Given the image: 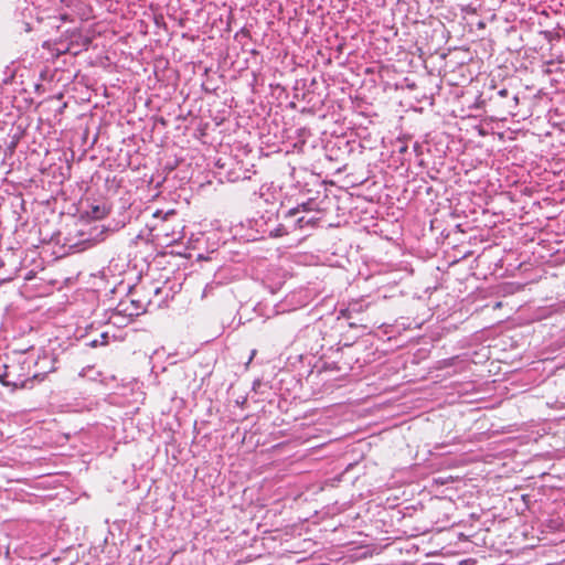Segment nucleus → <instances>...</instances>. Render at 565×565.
Instances as JSON below:
<instances>
[{
	"mask_svg": "<svg viewBox=\"0 0 565 565\" xmlns=\"http://www.w3.org/2000/svg\"><path fill=\"white\" fill-rule=\"evenodd\" d=\"M301 207L305 210V205H301ZM299 212H300V206H297V207L290 209V210L287 212L286 217H292V216L297 215Z\"/></svg>",
	"mask_w": 565,
	"mask_h": 565,
	"instance_id": "obj_5",
	"label": "nucleus"
},
{
	"mask_svg": "<svg viewBox=\"0 0 565 565\" xmlns=\"http://www.w3.org/2000/svg\"><path fill=\"white\" fill-rule=\"evenodd\" d=\"M109 213V209L103 205H93L88 214L95 220H102Z\"/></svg>",
	"mask_w": 565,
	"mask_h": 565,
	"instance_id": "obj_2",
	"label": "nucleus"
},
{
	"mask_svg": "<svg viewBox=\"0 0 565 565\" xmlns=\"http://www.w3.org/2000/svg\"><path fill=\"white\" fill-rule=\"evenodd\" d=\"M498 95L500 97H507L508 96V89L507 88H502L498 92Z\"/></svg>",
	"mask_w": 565,
	"mask_h": 565,
	"instance_id": "obj_6",
	"label": "nucleus"
},
{
	"mask_svg": "<svg viewBox=\"0 0 565 565\" xmlns=\"http://www.w3.org/2000/svg\"><path fill=\"white\" fill-rule=\"evenodd\" d=\"M406 149H407V147H406V146H404V147H402V148L399 149V152H402V153H403V152H405V151H406Z\"/></svg>",
	"mask_w": 565,
	"mask_h": 565,
	"instance_id": "obj_7",
	"label": "nucleus"
},
{
	"mask_svg": "<svg viewBox=\"0 0 565 565\" xmlns=\"http://www.w3.org/2000/svg\"><path fill=\"white\" fill-rule=\"evenodd\" d=\"M255 354H256V350H253V351L250 352V355H252V356H250V360L253 359V356H254Z\"/></svg>",
	"mask_w": 565,
	"mask_h": 565,
	"instance_id": "obj_8",
	"label": "nucleus"
},
{
	"mask_svg": "<svg viewBox=\"0 0 565 565\" xmlns=\"http://www.w3.org/2000/svg\"><path fill=\"white\" fill-rule=\"evenodd\" d=\"M311 223H312L311 220H305V217H299L296 220V225L299 228H303L306 225L311 224Z\"/></svg>",
	"mask_w": 565,
	"mask_h": 565,
	"instance_id": "obj_4",
	"label": "nucleus"
},
{
	"mask_svg": "<svg viewBox=\"0 0 565 565\" xmlns=\"http://www.w3.org/2000/svg\"><path fill=\"white\" fill-rule=\"evenodd\" d=\"M107 340H108V334L107 333H102L99 335V339H96V340H93L89 342V345L92 348H96L98 345H104V344H107Z\"/></svg>",
	"mask_w": 565,
	"mask_h": 565,
	"instance_id": "obj_3",
	"label": "nucleus"
},
{
	"mask_svg": "<svg viewBox=\"0 0 565 565\" xmlns=\"http://www.w3.org/2000/svg\"><path fill=\"white\" fill-rule=\"evenodd\" d=\"M43 363L52 364L47 356H36L30 350L7 353L0 356V382L12 390L32 388L34 381H43L53 371V366L49 370L38 369Z\"/></svg>",
	"mask_w": 565,
	"mask_h": 565,
	"instance_id": "obj_1",
	"label": "nucleus"
}]
</instances>
